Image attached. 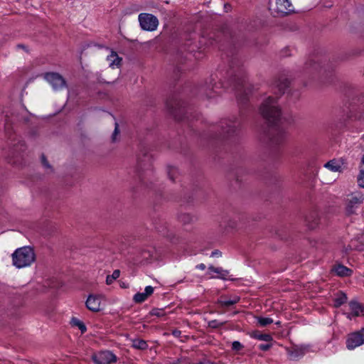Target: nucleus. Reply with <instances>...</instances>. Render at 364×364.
Wrapping results in <instances>:
<instances>
[{
  "mask_svg": "<svg viewBox=\"0 0 364 364\" xmlns=\"http://www.w3.org/2000/svg\"><path fill=\"white\" fill-rule=\"evenodd\" d=\"M347 300V297L345 294L339 293L334 299V306L338 307L344 304Z\"/></svg>",
  "mask_w": 364,
  "mask_h": 364,
  "instance_id": "nucleus-19",
  "label": "nucleus"
},
{
  "mask_svg": "<svg viewBox=\"0 0 364 364\" xmlns=\"http://www.w3.org/2000/svg\"><path fill=\"white\" fill-rule=\"evenodd\" d=\"M92 359L97 364H109L115 362L117 357L111 351L104 350L93 355Z\"/></svg>",
  "mask_w": 364,
  "mask_h": 364,
  "instance_id": "nucleus-9",
  "label": "nucleus"
},
{
  "mask_svg": "<svg viewBox=\"0 0 364 364\" xmlns=\"http://www.w3.org/2000/svg\"><path fill=\"white\" fill-rule=\"evenodd\" d=\"M255 338L262 340L264 341H269L270 340L269 336L268 335L264 334H258L255 337Z\"/></svg>",
  "mask_w": 364,
  "mask_h": 364,
  "instance_id": "nucleus-27",
  "label": "nucleus"
},
{
  "mask_svg": "<svg viewBox=\"0 0 364 364\" xmlns=\"http://www.w3.org/2000/svg\"><path fill=\"white\" fill-rule=\"evenodd\" d=\"M150 314L157 317H162L165 316V312L161 309H154L150 312Z\"/></svg>",
  "mask_w": 364,
  "mask_h": 364,
  "instance_id": "nucleus-22",
  "label": "nucleus"
},
{
  "mask_svg": "<svg viewBox=\"0 0 364 364\" xmlns=\"http://www.w3.org/2000/svg\"><path fill=\"white\" fill-rule=\"evenodd\" d=\"M70 323L73 327L77 328L79 330H80L82 333L86 331L87 328L85 323L76 317H73L70 319Z\"/></svg>",
  "mask_w": 364,
  "mask_h": 364,
  "instance_id": "nucleus-16",
  "label": "nucleus"
},
{
  "mask_svg": "<svg viewBox=\"0 0 364 364\" xmlns=\"http://www.w3.org/2000/svg\"><path fill=\"white\" fill-rule=\"evenodd\" d=\"M363 343H348L347 348L350 350L355 349L356 347L360 346Z\"/></svg>",
  "mask_w": 364,
  "mask_h": 364,
  "instance_id": "nucleus-26",
  "label": "nucleus"
},
{
  "mask_svg": "<svg viewBox=\"0 0 364 364\" xmlns=\"http://www.w3.org/2000/svg\"><path fill=\"white\" fill-rule=\"evenodd\" d=\"M119 134V125L116 122L115 123V127H114V132L112 134V141H115L117 140V138H118V136Z\"/></svg>",
  "mask_w": 364,
  "mask_h": 364,
  "instance_id": "nucleus-24",
  "label": "nucleus"
},
{
  "mask_svg": "<svg viewBox=\"0 0 364 364\" xmlns=\"http://www.w3.org/2000/svg\"><path fill=\"white\" fill-rule=\"evenodd\" d=\"M272 10L278 15L284 16L292 13L294 8L291 0H275Z\"/></svg>",
  "mask_w": 364,
  "mask_h": 364,
  "instance_id": "nucleus-5",
  "label": "nucleus"
},
{
  "mask_svg": "<svg viewBox=\"0 0 364 364\" xmlns=\"http://www.w3.org/2000/svg\"><path fill=\"white\" fill-rule=\"evenodd\" d=\"M210 278H218L221 279H226L229 275L228 270L223 269L220 267H214L210 266L207 272Z\"/></svg>",
  "mask_w": 364,
  "mask_h": 364,
  "instance_id": "nucleus-11",
  "label": "nucleus"
},
{
  "mask_svg": "<svg viewBox=\"0 0 364 364\" xmlns=\"http://www.w3.org/2000/svg\"><path fill=\"white\" fill-rule=\"evenodd\" d=\"M362 163L364 164V155L363 156V158H362Z\"/></svg>",
  "mask_w": 364,
  "mask_h": 364,
  "instance_id": "nucleus-36",
  "label": "nucleus"
},
{
  "mask_svg": "<svg viewBox=\"0 0 364 364\" xmlns=\"http://www.w3.org/2000/svg\"><path fill=\"white\" fill-rule=\"evenodd\" d=\"M358 186L361 188H364V170H361L358 177Z\"/></svg>",
  "mask_w": 364,
  "mask_h": 364,
  "instance_id": "nucleus-23",
  "label": "nucleus"
},
{
  "mask_svg": "<svg viewBox=\"0 0 364 364\" xmlns=\"http://www.w3.org/2000/svg\"><path fill=\"white\" fill-rule=\"evenodd\" d=\"M232 348L234 350L237 351L240 350L242 348V346L241 345V343H232Z\"/></svg>",
  "mask_w": 364,
  "mask_h": 364,
  "instance_id": "nucleus-29",
  "label": "nucleus"
},
{
  "mask_svg": "<svg viewBox=\"0 0 364 364\" xmlns=\"http://www.w3.org/2000/svg\"><path fill=\"white\" fill-rule=\"evenodd\" d=\"M132 346L136 349H146L147 348V343H133Z\"/></svg>",
  "mask_w": 364,
  "mask_h": 364,
  "instance_id": "nucleus-25",
  "label": "nucleus"
},
{
  "mask_svg": "<svg viewBox=\"0 0 364 364\" xmlns=\"http://www.w3.org/2000/svg\"><path fill=\"white\" fill-rule=\"evenodd\" d=\"M323 167L332 173L340 174L346 170V163L342 158L333 159L326 162Z\"/></svg>",
  "mask_w": 364,
  "mask_h": 364,
  "instance_id": "nucleus-7",
  "label": "nucleus"
},
{
  "mask_svg": "<svg viewBox=\"0 0 364 364\" xmlns=\"http://www.w3.org/2000/svg\"><path fill=\"white\" fill-rule=\"evenodd\" d=\"M196 268L200 270H204L205 269V265L204 264H199L196 266Z\"/></svg>",
  "mask_w": 364,
  "mask_h": 364,
  "instance_id": "nucleus-33",
  "label": "nucleus"
},
{
  "mask_svg": "<svg viewBox=\"0 0 364 364\" xmlns=\"http://www.w3.org/2000/svg\"><path fill=\"white\" fill-rule=\"evenodd\" d=\"M41 161L45 168H50L48 162L45 157H42Z\"/></svg>",
  "mask_w": 364,
  "mask_h": 364,
  "instance_id": "nucleus-32",
  "label": "nucleus"
},
{
  "mask_svg": "<svg viewBox=\"0 0 364 364\" xmlns=\"http://www.w3.org/2000/svg\"><path fill=\"white\" fill-rule=\"evenodd\" d=\"M333 271L340 277H347L352 274V270L342 264H336L333 267Z\"/></svg>",
  "mask_w": 364,
  "mask_h": 364,
  "instance_id": "nucleus-15",
  "label": "nucleus"
},
{
  "mask_svg": "<svg viewBox=\"0 0 364 364\" xmlns=\"http://www.w3.org/2000/svg\"><path fill=\"white\" fill-rule=\"evenodd\" d=\"M349 310L350 313L346 314L347 317L350 319L352 316H359L364 314V308L355 301H352L349 304Z\"/></svg>",
  "mask_w": 364,
  "mask_h": 364,
  "instance_id": "nucleus-12",
  "label": "nucleus"
},
{
  "mask_svg": "<svg viewBox=\"0 0 364 364\" xmlns=\"http://www.w3.org/2000/svg\"><path fill=\"white\" fill-rule=\"evenodd\" d=\"M221 255H222V254H221V252L220 251L215 250V251L212 252L210 256L212 257H221Z\"/></svg>",
  "mask_w": 364,
  "mask_h": 364,
  "instance_id": "nucleus-30",
  "label": "nucleus"
},
{
  "mask_svg": "<svg viewBox=\"0 0 364 364\" xmlns=\"http://www.w3.org/2000/svg\"><path fill=\"white\" fill-rule=\"evenodd\" d=\"M106 60L110 68L114 69L118 68L121 65L122 58L119 57L117 53L114 51H110L107 55Z\"/></svg>",
  "mask_w": 364,
  "mask_h": 364,
  "instance_id": "nucleus-13",
  "label": "nucleus"
},
{
  "mask_svg": "<svg viewBox=\"0 0 364 364\" xmlns=\"http://www.w3.org/2000/svg\"><path fill=\"white\" fill-rule=\"evenodd\" d=\"M140 27L146 31H154L157 29L159 21L153 14L141 13L138 16Z\"/></svg>",
  "mask_w": 364,
  "mask_h": 364,
  "instance_id": "nucleus-3",
  "label": "nucleus"
},
{
  "mask_svg": "<svg viewBox=\"0 0 364 364\" xmlns=\"http://www.w3.org/2000/svg\"><path fill=\"white\" fill-rule=\"evenodd\" d=\"M120 272L118 269L114 270L111 275H107L106 278V284L109 285L119 277Z\"/></svg>",
  "mask_w": 364,
  "mask_h": 364,
  "instance_id": "nucleus-20",
  "label": "nucleus"
},
{
  "mask_svg": "<svg viewBox=\"0 0 364 364\" xmlns=\"http://www.w3.org/2000/svg\"><path fill=\"white\" fill-rule=\"evenodd\" d=\"M364 200L363 196L360 193H355L350 195L347 198V210L352 213L353 209L360 205Z\"/></svg>",
  "mask_w": 364,
  "mask_h": 364,
  "instance_id": "nucleus-10",
  "label": "nucleus"
},
{
  "mask_svg": "<svg viewBox=\"0 0 364 364\" xmlns=\"http://www.w3.org/2000/svg\"><path fill=\"white\" fill-rule=\"evenodd\" d=\"M257 323L261 326H266L273 323V320L271 318L268 317H257Z\"/></svg>",
  "mask_w": 364,
  "mask_h": 364,
  "instance_id": "nucleus-21",
  "label": "nucleus"
},
{
  "mask_svg": "<svg viewBox=\"0 0 364 364\" xmlns=\"http://www.w3.org/2000/svg\"><path fill=\"white\" fill-rule=\"evenodd\" d=\"M121 287H122V288H126V287H126V285H125L124 283H122V284H121Z\"/></svg>",
  "mask_w": 364,
  "mask_h": 364,
  "instance_id": "nucleus-35",
  "label": "nucleus"
},
{
  "mask_svg": "<svg viewBox=\"0 0 364 364\" xmlns=\"http://www.w3.org/2000/svg\"><path fill=\"white\" fill-rule=\"evenodd\" d=\"M270 348H271V344L269 343H267L265 344H261L259 346V348L264 351L268 350Z\"/></svg>",
  "mask_w": 364,
  "mask_h": 364,
  "instance_id": "nucleus-28",
  "label": "nucleus"
},
{
  "mask_svg": "<svg viewBox=\"0 0 364 364\" xmlns=\"http://www.w3.org/2000/svg\"><path fill=\"white\" fill-rule=\"evenodd\" d=\"M287 344L284 348L291 360H296L303 356L309 347L303 343H287Z\"/></svg>",
  "mask_w": 364,
  "mask_h": 364,
  "instance_id": "nucleus-4",
  "label": "nucleus"
},
{
  "mask_svg": "<svg viewBox=\"0 0 364 364\" xmlns=\"http://www.w3.org/2000/svg\"><path fill=\"white\" fill-rule=\"evenodd\" d=\"M229 225V227L233 228H235L236 226V222L231 220V221L229 222V225Z\"/></svg>",
  "mask_w": 364,
  "mask_h": 364,
  "instance_id": "nucleus-34",
  "label": "nucleus"
},
{
  "mask_svg": "<svg viewBox=\"0 0 364 364\" xmlns=\"http://www.w3.org/2000/svg\"><path fill=\"white\" fill-rule=\"evenodd\" d=\"M348 341H364V328L350 334Z\"/></svg>",
  "mask_w": 364,
  "mask_h": 364,
  "instance_id": "nucleus-17",
  "label": "nucleus"
},
{
  "mask_svg": "<svg viewBox=\"0 0 364 364\" xmlns=\"http://www.w3.org/2000/svg\"><path fill=\"white\" fill-rule=\"evenodd\" d=\"M45 78L55 90H60L65 87V80L58 73H47L45 76Z\"/></svg>",
  "mask_w": 364,
  "mask_h": 364,
  "instance_id": "nucleus-8",
  "label": "nucleus"
},
{
  "mask_svg": "<svg viewBox=\"0 0 364 364\" xmlns=\"http://www.w3.org/2000/svg\"><path fill=\"white\" fill-rule=\"evenodd\" d=\"M12 264L18 269L30 267L36 261V254L33 248L24 246L16 249L11 255Z\"/></svg>",
  "mask_w": 364,
  "mask_h": 364,
  "instance_id": "nucleus-1",
  "label": "nucleus"
},
{
  "mask_svg": "<svg viewBox=\"0 0 364 364\" xmlns=\"http://www.w3.org/2000/svg\"><path fill=\"white\" fill-rule=\"evenodd\" d=\"M154 292V288L151 286L146 287L144 291L142 293H136L134 297L133 300L136 303H142L149 296H151Z\"/></svg>",
  "mask_w": 364,
  "mask_h": 364,
  "instance_id": "nucleus-14",
  "label": "nucleus"
},
{
  "mask_svg": "<svg viewBox=\"0 0 364 364\" xmlns=\"http://www.w3.org/2000/svg\"><path fill=\"white\" fill-rule=\"evenodd\" d=\"M259 113L269 123H275L281 117V109L272 97H268L262 102Z\"/></svg>",
  "mask_w": 364,
  "mask_h": 364,
  "instance_id": "nucleus-2",
  "label": "nucleus"
},
{
  "mask_svg": "<svg viewBox=\"0 0 364 364\" xmlns=\"http://www.w3.org/2000/svg\"><path fill=\"white\" fill-rule=\"evenodd\" d=\"M103 299L102 294H90L86 299L85 306L88 310L92 312H99L102 309V300Z\"/></svg>",
  "mask_w": 364,
  "mask_h": 364,
  "instance_id": "nucleus-6",
  "label": "nucleus"
},
{
  "mask_svg": "<svg viewBox=\"0 0 364 364\" xmlns=\"http://www.w3.org/2000/svg\"><path fill=\"white\" fill-rule=\"evenodd\" d=\"M219 326V323L217 321H211L209 322V326L212 328H217Z\"/></svg>",
  "mask_w": 364,
  "mask_h": 364,
  "instance_id": "nucleus-31",
  "label": "nucleus"
},
{
  "mask_svg": "<svg viewBox=\"0 0 364 364\" xmlns=\"http://www.w3.org/2000/svg\"><path fill=\"white\" fill-rule=\"evenodd\" d=\"M238 301L239 297L234 296L232 299L221 298L218 302L221 306H228L236 304Z\"/></svg>",
  "mask_w": 364,
  "mask_h": 364,
  "instance_id": "nucleus-18",
  "label": "nucleus"
}]
</instances>
